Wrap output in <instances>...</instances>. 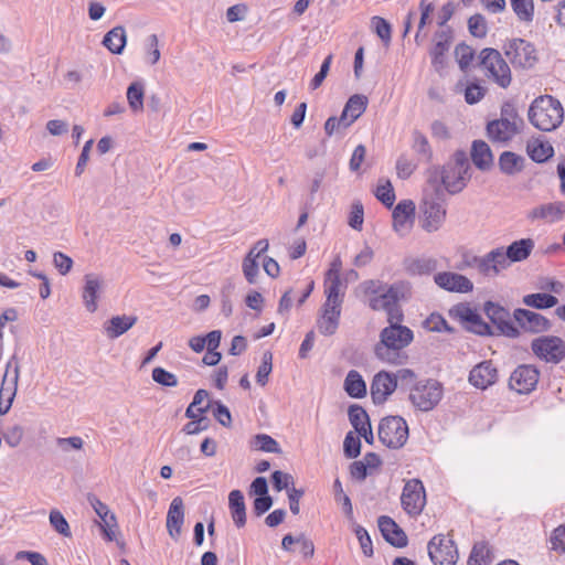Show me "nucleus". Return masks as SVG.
Segmentation results:
<instances>
[{
    "label": "nucleus",
    "instance_id": "63",
    "mask_svg": "<svg viewBox=\"0 0 565 565\" xmlns=\"http://www.w3.org/2000/svg\"><path fill=\"white\" fill-rule=\"evenodd\" d=\"M55 444L61 451L70 452L72 450H81L84 446V440L79 436L57 437Z\"/></svg>",
    "mask_w": 565,
    "mask_h": 565
},
{
    "label": "nucleus",
    "instance_id": "18",
    "mask_svg": "<svg viewBox=\"0 0 565 565\" xmlns=\"http://www.w3.org/2000/svg\"><path fill=\"white\" fill-rule=\"evenodd\" d=\"M397 388L396 379L392 372L380 371L371 383V398L375 405L384 404Z\"/></svg>",
    "mask_w": 565,
    "mask_h": 565
},
{
    "label": "nucleus",
    "instance_id": "1",
    "mask_svg": "<svg viewBox=\"0 0 565 565\" xmlns=\"http://www.w3.org/2000/svg\"><path fill=\"white\" fill-rule=\"evenodd\" d=\"M414 340V332L406 326H387L380 332V341L374 347L375 356L382 362L401 364L403 359L402 350L408 347Z\"/></svg>",
    "mask_w": 565,
    "mask_h": 565
},
{
    "label": "nucleus",
    "instance_id": "45",
    "mask_svg": "<svg viewBox=\"0 0 565 565\" xmlns=\"http://www.w3.org/2000/svg\"><path fill=\"white\" fill-rule=\"evenodd\" d=\"M367 97L364 95H352L344 105L343 111L354 121L365 111L367 107Z\"/></svg>",
    "mask_w": 565,
    "mask_h": 565
},
{
    "label": "nucleus",
    "instance_id": "50",
    "mask_svg": "<svg viewBox=\"0 0 565 565\" xmlns=\"http://www.w3.org/2000/svg\"><path fill=\"white\" fill-rule=\"evenodd\" d=\"M455 54L461 71H466L475 58V50L465 42L456 46Z\"/></svg>",
    "mask_w": 565,
    "mask_h": 565
},
{
    "label": "nucleus",
    "instance_id": "22",
    "mask_svg": "<svg viewBox=\"0 0 565 565\" xmlns=\"http://www.w3.org/2000/svg\"><path fill=\"white\" fill-rule=\"evenodd\" d=\"M379 530L383 539L394 547L403 548L408 543L404 530L388 515H381L377 519Z\"/></svg>",
    "mask_w": 565,
    "mask_h": 565
},
{
    "label": "nucleus",
    "instance_id": "2",
    "mask_svg": "<svg viewBox=\"0 0 565 565\" xmlns=\"http://www.w3.org/2000/svg\"><path fill=\"white\" fill-rule=\"evenodd\" d=\"M530 124L541 131H553L564 119L561 102L551 95H541L530 105L527 111Z\"/></svg>",
    "mask_w": 565,
    "mask_h": 565
},
{
    "label": "nucleus",
    "instance_id": "23",
    "mask_svg": "<svg viewBox=\"0 0 565 565\" xmlns=\"http://www.w3.org/2000/svg\"><path fill=\"white\" fill-rule=\"evenodd\" d=\"M466 267L476 268L480 275L489 278H494L499 275L498 265L494 263L493 250L488 252L483 256L465 255L462 264L457 268L465 269Z\"/></svg>",
    "mask_w": 565,
    "mask_h": 565
},
{
    "label": "nucleus",
    "instance_id": "27",
    "mask_svg": "<svg viewBox=\"0 0 565 565\" xmlns=\"http://www.w3.org/2000/svg\"><path fill=\"white\" fill-rule=\"evenodd\" d=\"M137 321L136 316H114L104 323V332L108 339L114 340L130 330Z\"/></svg>",
    "mask_w": 565,
    "mask_h": 565
},
{
    "label": "nucleus",
    "instance_id": "59",
    "mask_svg": "<svg viewBox=\"0 0 565 565\" xmlns=\"http://www.w3.org/2000/svg\"><path fill=\"white\" fill-rule=\"evenodd\" d=\"M372 23L374 25L376 35L383 41L384 45H388L392 39L391 24L381 17H373Z\"/></svg>",
    "mask_w": 565,
    "mask_h": 565
},
{
    "label": "nucleus",
    "instance_id": "40",
    "mask_svg": "<svg viewBox=\"0 0 565 565\" xmlns=\"http://www.w3.org/2000/svg\"><path fill=\"white\" fill-rule=\"evenodd\" d=\"M250 447L269 454L280 455L282 449L278 441L267 434H256L249 441Z\"/></svg>",
    "mask_w": 565,
    "mask_h": 565
},
{
    "label": "nucleus",
    "instance_id": "51",
    "mask_svg": "<svg viewBox=\"0 0 565 565\" xmlns=\"http://www.w3.org/2000/svg\"><path fill=\"white\" fill-rule=\"evenodd\" d=\"M361 440L360 437L354 435L353 431H349L343 441V452L349 459H355L361 454Z\"/></svg>",
    "mask_w": 565,
    "mask_h": 565
},
{
    "label": "nucleus",
    "instance_id": "15",
    "mask_svg": "<svg viewBox=\"0 0 565 565\" xmlns=\"http://www.w3.org/2000/svg\"><path fill=\"white\" fill-rule=\"evenodd\" d=\"M428 556L434 565H456L458 551L452 540H445L443 534L435 535L428 542Z\"/></svg>",
    "mask_w": 565,
    "mask_h": 565
},
{
    "label": "nucleus",
    "instance_id": "24",
    "mask_svg": "<svg viewBox=\"0 0 565 565\" xmlns=\"http://www.w3.org/2000/svg\"><path fill=\"white\" fill-rule=\"evenodd\" d=\"M468 380L472 386L486 390L497 382L498 370L492 361H483L472 367Z\"/></svg>",
    "mask_w": 565,
    "mask_h": 565
},
{
    "label": "nucleus",
    "instance_id": "17",
    "mask_svg": "<svg viewBox=\"0 0 565 565\" xmlns=\"http://www.w3.org/2000/svg\"><path fill=\"white\" fill-rule=\"evenodd\" d=\"M513 319L522 330L530 333H542L552 328L550 319L529 309H514Z\"/></svg>",
    "mask_w": 565,
    "mask_h": 565
},
{
    "label": "nucleus",
    "instance_id": "39",
    "mask_svg": "<svg viewBox=\"0 0 565 565\" xmlns=\"http://www.w3.org/2000/svg\"><path fill=\"white\" fill-rule=\"evenodd\" d=\"M522 302L527 307L545 310L555 307L558 303V299L552 294L536 292L525 295Z\"/></svg>",
    "mask_w": 565,
    "mask_h": 565
},
{
    "label": "nucleus",
    "instance_id": "21",
    "mask_svg": "<svg viewBox=\"0 0 565 565\" xmlns=\"http://www.w3.org/2000/svg\"><path fill=\"white\" fill-rule=\"evenodd\" d=\"M434 281L439 288L450 292L467 294L473 290V284L469 278L452 271L437 273Z\"/></svg>",
    "mask_w": 565,
    "mask_h": 565
},
{
    "label": "nucleus",
    "instance_id": "54",
    "mask_svg": "<svg viewBox=\"0 0 565 565\" xmlns=\"http://www.w3.org/2000/svg\"><path fill=\"white\" fill-rule=\"evenodd\" d=\"M436 268V260L431 258H417L409 263L407 270L412 275H428Z\"/></svg>",
    "mask_w": 565,
    "mask_h": 565
},
{
    "label": "nucleus",
    "instance_id": "52",
    "mask_svg": "<svg viewBox=\"0 0 565 565\" xmlns=\"http://www.w3.org/2000/svg\"><path fill=\"white\" fill-rule=\"evenodd\" d=\"M51 526L61 535L68 537L71 536V529L67 520L61 513V511L53 509L49 515Z\"/></svg>",
    "mask_w": 565,
    "mask_h": 565
},
{
    "label": "nucleus",
    "instance_id": "43",
    "mask_svg": "<svg viewBox=\"0 0 565 565\" xmlns=\"http://www.w3.org/2000/svg\"><path fill=\"white\" fill-rule=\"evenodd\" d=\"M511 8L516 15L518 20L524 23H530L534 19V2L533 0H510Z\"/></svg>",
    "mask_w": 565,
    "mask_h": 565
},
{
    "label": "nucleus",
    "instance_id": "20",
    "mask_svg": "<svg viewBox=\"0 0 565 565\" xmlns=\"http://www.w3.org/2000/svg\"><path fill=\"white\" fill-rule=\"evenodd\" d=\"M452 38V30L450 26L435 33L436 42L429 54L431 57V65L438 73H440L446 66V53L450 49Z\"/></svg>",
    "mask_w": 565,
    "mask_h": 565
},
{
    "label": "nucleus",
    "instance_id": "16",
    "mask_svg": "<svg viewBox=\"0 0 565 565\" xmlns=\"http://www.w3.org/2000/svg\"><path fill=\"white\" fill-rule=\"evenodd\" d=\"M540 371L535 365L521 364L510 375L509 387L519 394H529L535 390Z\"/></svg>",
    "mask_w": 565,
    "mask_h": 565
},
{
    "label": "nucleus",
    "instance_id": "36",
    "mask_svg": "<svg viewBox=\"0 0 565 565\" xmlns=\"http://www.w3.org/2000/svg\"><path fill=\"white\" fill-rule=\"evenodd\" d=\"M565 213L564 204L562 202L542 204L533 209L529 215L532 220H547L555 222L562 218Z\"/></svg>",
    "mask_w": 565,
    "mask_h": 565
},
{
    "label": "nucleus",
    "instance_id": "49",
    "mask_svg": "<svg viewBox=\"0 0 565 565\" xmlns=\"http://www.w3.org/2000/svg\"><path fill=\"white\" fill-rule=\"evenodd\" d=\"M374 195L387 209L393 206L396 199L394 188L390 180H385L383 184H379Z\"/></svg>",
    "mask_w": 565,
    "mask_h": 565
},
{
    "label": "nucleus",
    "instance_id": "26",
    "mask_svg": "<svg viewBox=\"0 0 565 565\" xmlns=\"http://www.w3.org/2000/svg\"><path fill=\"white\" fill-rule=\"evenodd\" d=\"M184 522V504L181 497H175L169 507L167 513L166 526L169 535L173 540H178Z\"/></svg>",
    "mask_w": 565,
    "mask_h": 565
},
{
    "label": "nucleus",
    "instance_id": "10",
    "mask_svg": "<svg viewBox=\"0 0 565 565\" xmlns=\"http://www.w3.org/2000/svg\"><path fill=\"white\" fill-rule=\"evenodd\" d=\"M534 248L532 238H521L512 242L505 249L497 247L493 250L494 263L498 265V274L510 267L512 263L523 262L531 255Z\"/></svg>",
    "mask_w": 565,
    "mask_h": 565
},
{
    "label": "nucleus",
    "instance_id": "4",
    "mask_svg": "<svg viewBox=\"0 0 565 565\" xmlns=\"http://www.w3.org/2000/svg\"><path fill=\"white\" fill-rule=\"evenodd\" d=\"M428 184L431 186V192H425L420 210L424 218L422 221V227L428 233L438 231L446 221L447 210V196L436 180L433 178L428 179Z\"/></svg>",
    "mask_w": 565,
    "mask_h": 565
},
{
    "label": "nucleus",
    "instance_id": "30",
    "mask_svg": "<svg viewBox=\"0 0 565 565\" xmlns=\"http://www.w3.org/2000/svg\"><path fill=\"white\" fill-rule=\"evenodd\" d=\"M102 280L94 274L85 275V286L83 289V300L87 311L95 312L97 310V299Z\"/></svg>",
    "mask_w": 565,
    "mask_h": 565
},
{
    "label": "nucleus",
    "instance_id": "8",
    "mask_svg": "<svg viewBox=\"0 0 565 565\" xmlns=\"http://www.w3.org/2000/svg\"><path fill=\"white\" fill-rule=\"evenodd\" d=\"M479 65L487 71V76L500 87L507 88L511 84V70L498 50L483 49L479 54Z\"/></svg>",
    "mask_w": 565,
    "mask_h": 565
},
{
    "label": "nucleus",
    "instance_id": "33",
    "mask_svg": "<svg viewBox=\"0 0 565 565\" xmlns=\"http://www.w3.org/2000/svg\"><path fill=\"white\" fill-rule=\"evenodd\" d=\"M343 388L345 393L352 398H363L366 396L367 388L363 376L356 371L351 370L348 372Z\"/></svg>",
    "mask_w": 565,
    "mask_h": 565
},
{
    "label": "nucleus",
    "instance_id": "34",
    "mask_svg": "<svg viewBox=\"0 0 565 565\" xmlns=\"http://www.w3.org/2000/svg\"><path fill=\"white\" fill-rule=\"evenodd\" d=\"M341 310L322 307V316L318 320V330L323 335H332L337 332L340 322Z\"/></svg>",
    "mask_w": 565,
    "mask_h": 565
},
{
    "label": "nucleus",
    "instance_id": "47",
    "mask_svg": "<svg viewBox=\"0 0 565 565\" xmlns=\"http://www.w3.org/2000/svg\"><path fill=\"white\" fill-rule=\"evenodd\" d=\"M412 136H413V145H412L413 150L416 153H418L419 156H422V158L425 161H430L433 158V150L428 142L427 137L424 134H422L419 130H414Z\"/></svg>",
    "mask_w": 565,
    "mask_h": 565
},
{
    "label": "nucleus",
    "instance_id": "5",
    "mask_svg": "<svg viewBox=\"0 0 565 565\" xmlns=\"http://www.w3.org/2000/svg\"><path fill=\"white\" fill-rule=\"evenodd\" d=\"M443 396V384L435 379H425L415 382L409 387L408 401L415 409L428 413L436 408Z\"/></svg>",
    "mask_w": 565,
    "mask_h": 565
},
{
    "label": "nucleus",
    "instance_id": "60",
    "mask_svg": "<svg viewBox=\"0 0 565 565\" xmlns=\"http://www.w3.org/2000/svg\"><path fill=\"white\" fill-rule=\"evenodd\" d=\"M486 87L477 82L469 83L465 88V102L469 105L479 103L486 95Z\"/></svg>",
    "mask_w": 565,
    "mask_h": 565
},
{
    "label": "nucleus",
    "instance_id": "3",
    "mask_svg": "<svg viewBox=\"0 0 565 565\" xmlns=\"http://www.w3.org/2000/svg\"><path fill=\"white\" fill-rule=\"evenodd\" d=\"M524 127V119L519 115L515 103L505 100L500 108V118L488 121L487 136L493 142L508 143Z\"/></svg>",
    "mask_w": 565,
    "mask_h": 565
},
{
    "label": "nucleus",
    "instance_id": "14",
    "mask_svg": "<svg viewBox=\"0 0 565 565\" xmlns=\"http://www.w3.org/2000/svg\"><path fill=\"white\" fill-rule=\"evenodd\" d=\"M401 504L409 516H418L426 505V491L419 479L407 480L404 484Z\"/></svg>",
    "mask_w": 565,
    "mask_h": 565
},
{
    "label": "nucleus",
    "instance_id": "44",
    "mask_svg": "<svg viewBox=\"0 0 565 565\" xmlns=\"http://www.w3.org/2000/svg\"><path fill=\"white\" fill-rule=\"evenodd\" d=\"M348 416L350 424L353 426L356 433L371 425L369 414L361 405H351L348 409Z\"/></svg>",
    "mask_w": 565,
    "mask_h": 565
},
{
    "label": "nucleus",
    "instance_id": "7",
    "mask_svg": "<svg viewBox=\"0 0 565 565\" xmlns=\"http://www.w3.org/2000/svg\"><path fill=\"white\" fill-rule=\"evenodd\" d=\"M448 313L450 318L458 320L468 332L480 337L495 335L492 327L486 322L477 309L472 308L468 302H459L452 306Z\"/></svg>",
    "mask_w": 565,
    "mask_h": 565
},
{
    "label": "nucleus",
    "instance_id": "38",
    "mask_svg": "<svg viewBox=\"0 0 565 565\" xmlns=\"http://www.w3.org/2000/svg\"><path fill=\"white\" fill-rule=\"evenodd\" d=\"M524 158L512 151H503L499 157V168L502 173L513 175L523 169Z\"/></svg>",
    "mask_w": 565,
    "mask_h": 565
},
{
    "label": "nucleus",
    "instance_id": "48",
    "mask_svg": "<svg viewBox=\"0 0 565 565\" xmlns=\"http://www.w3.org/2000/svg\"><path fill=\"white\" fill-rule=\"evenodd\" d=\"M258 254H254V249H250L243 260V273L246 280L249 284L256 282V277L259 273V266L257 263Z\"/></svg>",
    "mask_w": 565,
    "mask_h": 565
},
{
    "label": "nucleus",
    "instance_id": "11",
    "mask_svg": "<svg viewBox=\"0 0 565 565\" xmlns=\"http://www.w3.org/2000/svg\"><path fill=\"white\" fill-rule=\"evenodd\" d=\"M430 178L441 185L446 195H455L463 191L471 179V173H463L458 168L445 163L435 168Z\"/></svg>",
    "mask_w": 565,
    "mask_h": 565
},
{
    "label": "nucleus",
    "instance_id": "9",
    "mask_svg": "<svg viewBox=\"0 0 565 565\" xmlns=\"http://www.w3.org/2000/svg\"><path fill=\"white\" fill-rule=\"evenodd\" d=\"M377 436L387 448L399 449L408 439L407 423L401 416H386L380 422Z\"/></svg>",
    "mask_w": 565,
    "mask_h": 565
},
{
    "label": "nucleus",
    "instance_id": "6",
    "mask_svg": "<svg viewBox=\"0 0 565 565\" xmlns=\"http://www.w3.org/2000/svg\"><path fill=\"white\" fill-rule=\"evenodd\" d=\"M504 55L515 70H531L539 62L537 50L525 39L513 38L503 45Z\"/></svg>",
    "mask_w": 565,
    "mask_h": 565
},
{
    "label": "nucleus",
    "instance_id": "35",
    "mask_svg": "<svg viewBox=\"0 0 565 565\" xmlns=\"http://www.w3.org/2000/svg\"><path fill=\"white\" fill-rule=\"evenodd\" d=\"M326 302L322 307L340 309L343 302L344 295L340 294V286L342 285L340 276L333 278H326Z\"/></svg>",
    "mask_w": 565,
    "mask_h": 565
},
{
    "label": "nucleus",
    "instance_id": "58",
    "mask_svg": "<svg viewBox=\"0 0 565 565\" xmlns=\"http://www.w3.org/2000/svg\"><path fill=\"white\" fill-rule=\"evenodd\" d=\"M151 376L152 380L161 386L174 387L178 385L177 376L161 366L154 367L152 370Z\"/></svg>",
    "mask_w": 565,
    "mask_h": 565
},
{
    "label": "nucleus",
    "instance_id": "37",
    "mask_svg": "<svg viewBox=\"0 0 565 565\" xmlns=\"http://www.w3.org/2000/svg\"><path fill=\"white\" fill-rule=\"evenodd\" d=\"M492 562L493 555L489 543L486 541L475 543L469 554L467 565H490Z\"/></svg>",
    "mask_w": 565,
    "mask_h": 565
},
{
    "label": "nucleus",
    "instance_id": "28",
    "mask_svg": "<svg viewBox=\"0 0 565 565\" xmlns=\"http://www.w3.org/2000/svg\"><path fill=\"white\" fill-rule=\"evenodd\" d=\"M470 156L473 164L481 171H488L493 166L492 151L483 140L472 141Z\"/></svg>",
    "mask_w": 565,
    "mask_h": 565
},
{
    "label": "nucleus",
    "instance_id": "53",
    "mask_svg": "<svg viewBox=\"0 0 565 565\" xmlns=\"http://www.w3.org/2000/svg\"><path fill=\"white\" fill-rule=\"evenodd\" d=\"M468 30L470 34L478 39H483L488 33V25L484 17L476 13L468 19Z\"/></svg>",
    "mask_w": 565,
    "mask_h": 565
},
{
    "label": "nucleus",
    "instance_id": "29",
    "mask_svg": "<svg viewBox=\"0 0 565 565\" xmlns=\"http://www.w3.org/2000/svg\"><path fill=\"white\" fill-rule=\"evenodd\" d=\"M415 204L412 200L399 201L392 213L393 227L396 232L406 228L408 222L415 218Z\"/></svg>",
    "mask_w": 565,
    "mask_h": 565
},
{
    "label": "nucleus",
    "instance_id": "19",
    "mask_svg": "<svg viewBox=\"0 0 565 565\" xmlns=\"http://www.w3.org/2000/svg\"><path fill=\"white\" fill-rule=\"evenodd\" d=\"M20 377V365L17 354L14 353L7 362L6 373L0 387V401L6 403L14 401L18 391V382Z\"/></svg>",
    "mask_w": 565,
    "mask_h": 565
},
{
    "label": "nucleus",
    "instance_id": "56",
    "mask_svg": "<svg viewBox=\"0 0 565 565\" xmlns=\"http://www.w3.org/2000/svg\"><path fill=\"white\" fill-rule=\"evenodd\" d=\"M354 534L360 543L361 550L366 557H372L374 554L371 536L365 527L355 524L353 527Z\"/></svg>",
    "mask_w": 565,
    "mask_h": 565
},
{
    "label": "nucleus",
    "instance_id": "12",
    "mask_svg": "<svg viewBox=\"0 0 565 565\" xmlns=\"http://www.w3.org/2000/svg\"><path fill=\"white\" fill-rule=\"evenodd\" d=\"M483 312L495 327V335L516 339L521 335L520 329L511 320L510 311L498 302L488 300L483 303Z\"/></svg>",
    "mask_w": 565,
    "mask_h": 565
},
{
    "label": "nucleus",
    "instance_id": "32",
    "mask_svg": "<svg viewBox=\"0 0 565 565\" xmlns=\"http://www.w3.org/2000/svg\"><path fill=\"white\" fill-rule=\"evenodd\" d=\"M102 44L113 54L119 55L124 52L127 44L126 30L117 25L109 30L102 41Z\"/></svg>",
    "mask_w": 565,
    "mask_h": 565
},
{
    "label": "nucleus",
    "instance_id": "13",
    "mask_svg": "<svg viewBox=\"0 0 565 565\" xmlns=\"http://www.w3.org/2000/svg\"><path fill=\"white\" fill-rule=\"evenodd\" d=\"M533 354L546 363L558 364L565 359V341L556 335H542L531 342Z\"/></svg>",
    "mask_w": 565,
    "mask_h": 565
},
{
    "label": "nucleus",
    "instance_id": "41",
    "mask_svg": "<svg viewBox=\"0 0 565 565\" xmlns=\"http://www.w3.org/2000/svg\"><path fill=\"white\" fill-rule=\"evenodd\" d=\"M527 154L536 163L547 161L554 154V149L547 141H534L527 143Z\"/></svg>",
    "mask_w": 565,
    "mask_h": 565
},
{
    "label": "nucleus",
    "instance_id": "31",
    "mask_svg": "<svg viewBox=\"0 0 565 565\" xmlns=\"http://www.w3.org/2000/svg\"><path fill=\"white\" fill-rule=\"evenodd\" d=\"M228 508L234 524L241 529L246 524V504L241 490H232L228 494Z\"/></svg>",
    "mask_w": 565,
    "mask_h": 565
},
{
    "label": "nucleus",
    "instance_id": "61",
    "mask_svg": "<svg viewBox=\"0 0 565 565\" xmlns=\"http://www.w3.org/2000/svg\"><path fill=\"white\" fill-rule=\"evenodd\" d=\"M90 503H92L96 514L102 519V521L107 526H116L117 525L116 516L113 513H110L108 507L105 503H103L97 498H94L93 500H90Z\"/></svg>",
    "mask_w": 565,
    "mask_h": 565
},
{
    "label": "nucleus",
    "instance_id": "62",
    "mask_svg": "<svg viewBox=\"0 0 565 565\" xmlns=\"http://www.w3.org/2000/svg\"><path fill=\"white\" fill-rule=\"evenodd\" d=\"M270 481L273 484V488L280 492L282 490L290 489L289 486L294 484V477L290 473L282 472L280 470H275L270 476Z\"/></svg>",
    "mask_w": 565,
    "mask_h": 565
},
{
    "label": "nucleus",
    "instance_id": "46",
    "mask_svg": "<svg viewBox=\"0 0 565 565\" xmlns=\"http://www.w3.org/2000/svg\"><path fill=\"white\" fill-rule=\"evenodd\" d=\"M423 327L430 331V332H447V333H455V328L451 327L446 320L445 318L437 313V312H434L431 313L428 318H426L423 322Z\"/></svg>",
    "mask_w": 565,
    "mask_h": 565
},
{
    "label": "nucleus",
    "instance_id": "25",
    "mask_svg": "<svg viewBox=\"0 0 565 565\" xmlns=\"http://www.w3.org/2000/svg\"><path fill=\"white\" fill-rule=\"evenodd\" d=\"M385 309L398 305L399 301H407L412 297V284L407 280H397L386 286L380 294Z\"/></svg>",
    "mask_w": 565,
    "mask_h": 565
},
{
    "label": "nucleus",
    "instance_id": "55",
    "mask_svg": "<svg viewBox=\"0 0 565 565\" xmlns=\"http://www.w3.org/2000/svg\"><path fill=\"white\" fill-rule=\"evenodd\" d=\"M273 354L270 351H266L263 354L262 363L258 366L257 373H256V382L260 386H265L268 382V376L271 373L273 370Z\"/></svg>",
    "mask_w": 565,
    "mask_h": 565
},
{
    "label": "nucleus",
    "instance_id": "42",
    "mask_svg": "<svg viewBox=\"0 0 565 565\" xmlns=\"http://www.w3.org/2000/svg\"><path fill=\"white\" fill-rule=\"evenodd\" d=\"M145 85L140 81L132 82L127 88V102L132 111L143 109Z\"/></svg>",
    "mask_w": 565,
    "mask_h": 565
},
{
    "label": "nucleus",
    "instance_id": "64",
    "mask_svg": "<svg viewBox=\"0 0 565 565\" xmlns=\"http://www.w3.org/2000/svg\"><path fill=\"white\" fill-rule=\"evenodd\" d=\"M24 430L20 425H13L2 431L4 441L12 448L20 445Z\"/></svg>",
    "mask_w": 565,
    "mask_h": 565
},
{
    "label": "nucleus",
    "instance_id": "57",
    "mask_svg": "<svg viewBox=\"0 0 565 565\" xmlns=\"http://www.w3.org/2000/svg\"><path fill=\"white\" fill-rule=\"evenodd\" d=\"M211 404L212 413L214 418L224 427H231L232 425V415L227 406H225L221 401H212Z\"/></svg>",
    "mask_w": 565,
    "mask_h": 565
}]
</instances>
